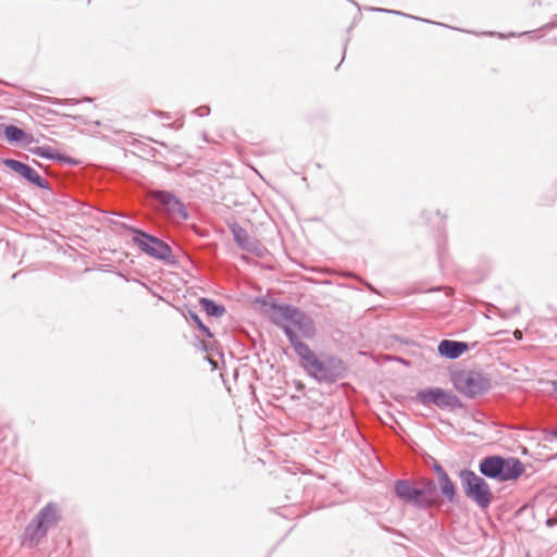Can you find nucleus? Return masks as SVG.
Listing matches in <instances>:
<instances>
[{"label": "nucleus", "instance_id": "nucleus-3", "mask_svg": "<svg viewBox=\"0 0 557 557\" xmlns=\"http://www.w3.org/2000/svg\"><path fill=\"white\" fill-rule=\"evenodd\" d=\"M396 495L407 504L418 507H429L437 503L438 493L432 481H422L420 486H413L408 481H397Z\"/></svg>", "mask_w": 557, "mask_h": 557}, {"label": "nucleus", "instance_id": "nucleus-20", "mask_svg": "<svg viewBox=\"0 0 557 557\" xmlns=\"http://www.w3.org/2000/svg\"><path fill=\"white\" fill-rule=\"evenodd\" d=\"M552 384H553V386H554L555 391L557 392V380H556V381H554Z\"/></svg>", "mask_w": 557, "mask_h": 557}, {"label": "nucleus", "instance_id": "nucleus-5", "mask_svg": "<svg viewBox=\"0 0 557 557\" xmlns=\"http://www.w3.org/2000/svg\"><path fill=\"white\" fill-rule=\"evenodd\" d=\"M460 476L466 495L480 507L486 508L493 497L487 483L472 471H462Z\"/></svg>", "mask_w": 557, "mask_h": 557}, {"label": "nucleus", "instance_id": "nucleus-19", "mask_svg": "<svg viewBox=\"0 0 557 557\" xmlns=\"http://www.w3.org/2000/svg\"><path fill=\"white\" fill-rule=\"evenodd\" d=\"M513 336L516 339L520 341L522 338V332L520 330H516L513 332Z\"/></svg>", "mask_w": 557, "mask_h": 557}, {"label": "nucleus", "instance_id": "nucleus-12", "mask_svg": "<svg viewBox=\"0 0 557 557\" xmlns=\"http://www.w3.org/2000/svg\"><path fill=\"white\" fill-rule=\"evenodd\" d=\"M468 345L461 342L444 339L438 344L437 350L441 356L455 359L467 351Z\"/></svg>", "mask_w": 557, "mask_h": 557}, {"label": "nucleus", "instance_id": "nucleus-7", "mask_svg": "<svg viewBox=\"0 0 557 557\" xmlns=\"http://www.w3.org/2000/svg\"><path fill=\"white\" fill-rule=\"evenodd\" d=\"M232 233L237 245L248 255L262 258L268 252L265 246H263L257 238L251 237L240 226L233 225Z\"/></svg>", "mask_w": 557, "mask_h": 557}, {"label": "nucleus", "instance_id": "nucleus-18", "mask_svg": "<svg viewBox=\"0 0 557 557\" xmlns=\"http://www.w3.org/2000/svg\"><path fill=\"white\" fill-rule=\"evenodd\" d=\"M32 152L47 159H61V157L53 151L51 147L42 146L32 149Z\"/></svg>", "mask_w": 557, "mask_h": 557}, {"label": "nucleus", "instance_id": "nucleus-1", "mask_svg": "<svg viewBox=\"0 0 557 557\" xmlns=\"http://www.w3.org/2000/svg\"><path fill=\"white\" fill-rule=\"evenodd\" d=\"M268 314L272 323L284 330L293 346L300 342L299 336L312 338L315 334L313 321L296 307L273 305Z\"/></svg>", "mask_w": 557, "mask_h": 557}, {"label": "nucleus", "instance_id": "nucleus-16", "mask_svg": "<svg viewBox=\"0 0 557 557\" xmlns=\"http://www.w3.org/2000/svg\"><path fill=\"white\" fill-rule=\"evenodd\" d=\"M436 471L440 474V485L443 494L448 497L449 500H453L455 496V485L451 480L448 478L447 473L441 468L437 467Z\"/></svg>", "mask_w": 557, "mask_h": 557}, {"label": "nucleus", "instance_id": "nucleus-15", "mask_svg": "<svg viewBox=\"0 0 557 557\" xmlns=\"http://www.w3.org/2000/svg\"><path fill=\"white\" fill-rule=\"evenodd\" d=\"M4 135L7 139L11 143L13 141H25L27 144L32 143L33 137L27 135L23 129L14 126L8 125L4 127Z\"/></svg>", "mask_w": 557, "mask_h": 557}, {"label": "nucleus", "instance_id": "nucleus-13", "mask_svg": "<svg viewBox=\"0 0 557 557\" xmlns=\"http://www.w3.org/2000/svg\"><path fill=\"white\" fill-rule=\"evenodd\" d=\"M524 471L523 463L516 459H503V469L500 473L502 481H508L519 478Z\"/></svg>", "mask_w": 557, "mask_h": 557}, {"label": "nucleus", "instance_id": "nucleus-9", "mask_svg": "<svg viewBox=\"0 0 557 557\" xmlns=\"http://www.w3.org/2000/svg\"><path fill=\"white\" fill-rule=\"evenodd\" d=\"M136 242L143 251L152 257L168 259L171 256L170 247L160 239L140 234V237L136 238Z\"/></svg>", "mask_w": 557, "mask_h": 557}, {"label": "nucleus", "instance_id": "nucleus-14", "mask_svg": "<svg viewBox=\"0 0 557 557\" xmlns=\"http://www.w3.org/2000/svg\"><path fill=\"white\" fill-rule=\"evenodd\" d=\"M503 469V458L502 457H488L485 458L481 465V472L491 478H499Z\"/></svg>", "mask_w": 557, "mask_h": 557}, {"label": "nucleus", "instance_id": "nucleus-8", "mask_svg": "<svg viewBox=\"0 0 557 557\" xmlns=\"http://www.w3.org/2000/svg\"><path fill=\"white\" fill-rule=\"evenodd\" d=\"M454 385L462 394L475 396L482 391L480 377L469 371H460L454 374Z\"/></svg>", "mask_w": 557, "mask_h": 557}, {"label": "nucleus", "instance_id": "nucleus-4", "mask_svg": "<svg viewBox=\"0 0 557 557\" xmlns=\"http://www.w3.org/2000/svg\"><path fill=\"white\" fill-rule=\"evenodd\" d=\"M61 519V510L57 503H48L34 517L26 528V535L30 542H38L46 536L49 528Z\"/></svg>", "mask_w": 557, "mask_h": 557}, {"label": "nucleus", "instance_id": "nucleus-10", "mask_svg": "<svg viewBox=\"0 0 557 557\" xmlns=\"http://www.w3.org/2000/svg\"><path fill=\"white\" fill-rule=\"evenodd\" d=\"M151 196L159 200L164 207L166 212L175 219L186 220L188 214L183 206L172 194L166 191H152Z\"/></svg>", "mask_w": 557, "mask_h": 557}, {"label": "nucleus", "instance_id": "nucleus-2", "mask_svg": "<svg viewBox=\"0 0 557 557\" xmlns=\"http://www.w3.org/2000/svg\"><path fill=\"white\" fill-rule=\"evenodd\" d=\"M300 359L305 371L319 381H332L335 379L336 359L329 357L321 359L305 343L298 342L293 346Z\"/></svg>", "mask_w": 557, "mask_h": 557}, {"label": "nucleus", "instance_id": "nucleus-17", "mask_svg": "<svg viewBox=\"0 0 557 557\" xmlns=\"http://www.w3.org/2000/svg\"><path fill=\"white\" fill-rule=\"evenodd\" d=\"M199 302L201 305V308L207 312L208 315L221 317L225 312L223 306H219L210 299L201 298Z\"/></svg>", "mask_w": 557, "mask_h": 557}, {"label": "nucleus", "instance_id": "nucleus-6", "mask_svg": "<svg viewBox=\"0 0 557 557\" xmlns=\"http://www.w3.org/2000/svg\"><path fill=\"white\" fill-rule=\"evenodd\" d=\"M417 399L422 405H435L437 407H455L458 404L457 397L443 388L433 387L417 393Z\"/></svg>", "mask_w": 557, "mask_h": 557}, {"label": "nucleus", "instance_id": "nucleus-21", "mask_svg": "<svg viewBox=\"0 0 557 557\" xmlns=\"http://www.w3.org/2000/svg\"><path fill=\"white\" fill-rule=\"evenodd\" d=\"M556 437H557V432H556Z\"/></svg>", "mask_w": 557, "mask_h": 557}, {"label": "nucleus", "instance_id": "nucleus-11", "mask_svg": "<svg viewBox=\"0 0 557 557\" xmlns=\"http://www.w3.org/2000/svg\"><path fill=\"white\" fill-rule=\"evenodd\" d=\"M3 164L11 169L13 172L29 181L30 183L40 187L44 186V180L41 178V176L27 164H24L13 159L3 160Z\"/></svg>", "mask_w": 557, "mask_h": 557}]
</instances>
